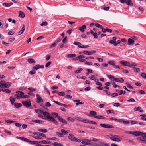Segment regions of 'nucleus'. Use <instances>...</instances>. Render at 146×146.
Returning a JSON list of instances; mask_svg holds the SVG:
<instances>
[{"label": "nucleus", "instance_id": "f257e3e1", "mask_svg": "<svg viewBox=\"0 0 146 146\" xmlns=\"http://www.w3.org/2000/svg\"><path fill=\"white\" fill-rule=\"evenodd\" d=\"M35 112L38 114V117L42 119L49 120L51 116H50V113L48 112L44 111L43 110H35Z\"/></svg>", "mask_w": 146, "mask_h": 146}, {"label": "nucleus", "instance_id": "f03ea898", "mask_svg": "<svg viewBox=\"0 0 146 146\" xmlns=\"http://www.w3.org/2000/svg\"><path fill=\"white\" fill-rule=\"evenodd\" d=\"M97 141L98 139H96L92 140L86 139L84 140V141L81 142V143L83 144L86 145L96 146L97 145L96 142Z\"/></svg>", "mask_w": 146, "mask_h": 146}, {"label": "nucleus", "instance_id": "7ed1b4c3", "mask_svg": "<svg viewBox=\"0 0 146 146\" xmlns=\"http://www.w3.org/2000/svg\"><path fill=\"white\" fill-rule=\"evenodd\" d=\"M68 137L69 140L72 141L78 142H81V140L80 139L76 138L73 135L71 134H69V136Z\"/></svg>", "mask_w": 146, "mask_h": 146}, {"label": "nucleus", "instance_id": "20e7f679", "mask_svg": "<svg viewBox=\"0 0 146 146\" xmlns=\"http://www.w3.org/2000/svg\"><path fill=\"white\" fill-rule=\"evenodd\" d=\"M22 103L23 105L27 108L29 107L31 105V102L29 100L23 101Z\"/></svg>", "mask_w": 146, "mask_h": 146}, {"label": "nucleus", "instance_id": "39448f33", "mask_svg": "<svg viewBox=\"0 0 146 146\" xmlns=\"http://www.w3.org/2000/svg\"><path fill=\"white\" fill-rule=\"evenodd\" d=\"M110 136H111V137H110V139L111 140L117 142L120 141L121 140L118 138V137L117 135L111 134Z\"/></svg>", "mask_w": 146, "mask_h": 146}, {"label": "nucleus", "instance_id": "423d86ee", "mask_svg": "<svg viewBox=\"0 0 146 146\" xmlns=\"http://www.w3.org/2000/svg\"><path fill=\"white\" fill-rule=\"evenodd\" d=\"M44 67L43 65H36L35 66H34L32 68V69H33L34 71H36L37 70L41 68L43 69Z\"/></svg>", "mask_w": 146, "mask_h": 146}, {"label": "nucleus", "instance_id": "0eeeda50", "mask_svg": "<svg viewBox=\"0 0 146 146\" xmlns=\"http://www.w3.org/2000/svg\"><path fill=\"white\" fill-rule=\"evenodd\" d=\"M96 52V51H83V53L84 54L87 55H92L93 53H95Z\"/></svg>", "mask_w": 146, "mask_h": 146}, {"label": "nucleus", "instance_id": "6e6552de", "mask_svg": "<svg viewBox=\"0 0 146 146\" xmlns=\"http://www.w3.org/2000/svg\"><path fill=\"white\" fill-rule=\"evenodd\" d=\"M137 139L139 141H143L144 143L146 144V137H139L137 138Z\"/></svg>", "mask_w": 146, "mask_h": 146}, {"label": "nucleus", "instance_id": "1a4fd4ad", "mask_svg": "<svg viewBox=\"0 0 146 146\" xmlns=\"http://www.w3.org/2000/svg\"><path fill=\"white\" fill-rule=\"evenodd\" d=\"M58 119L60 122L64 123L65 124H67L68 123L67 121L63 119V118L61 116H58Z\"/></svg>", "mask_w": 146, "mask_h": 146}, {"label": "nucleus", "instance_id": "9d476101", "mask_svg": "<svg viewBox=\"0 0 146 146\" xmlns=\"http://www.w3.org/2000/svg\"><path fill=\"white\" fill-rule=\"evenodd\" d=\"M120 64H122L123 66H129L130 64L129 62L127 61H125L123 60L120 62Z\"/></svg>", "mask_w": 146, "mask_h": 146}, {"label": "nucleus", "instance_id": "9b49d317", "mask_svg": "<svg viewBox=\"0 0 146 146\" xmlns=\"http://www.w3.org/2000/svg\"><path fill=\"white\" fill-rule=\"evenodd\" d=\"M25 29V25L24 24H23L22 29L18 33V35H21L24 32Z\"/></svg>", "mask_w": 146, "mask_h": 146}, {"label": "nucleus", "instance_id": "f8f14e48", "mask_svg": "<svg viewBox=\"0 0 146 146\" xmlns=\"http://www.w3.org/2000/svg\"><path fill=\"white\" fill-rule=\"evenodd\" d=\"M36 96L37 99L38 100V101H37V102L38 103H40L41 102H43V100L42 99L39 95L37 94H36Z\"/></svg>", "mask_w": 146, "mask_h": 146}, {"label": "nucleus", "instance_id": "ddd939ff", "mask_svg": "<svg viewBox=\"0 0 146 146\" xmlns=\"http://www.w3.org/2000/svg\"><path fill=\"white\" fill-rule=\"evenodd\" d=\"M86 28V26L85 25H82V27H80L79 28V29L82 32H84V29Z\"/></svg>", "mask_w": 146, "mask_h": 146}, {"label": "nucleus", "instance_id": "4468645a", "mask_svg": "<svg viewBox=\"0 0 146 146\" xmlns=\"http://www.w3.org/2000/svg\"><path fill=\"white\" fill-rule=\"evenodd\" d=\"M134 42V41L133 39L129 38L128 39L127 44L129 45H133V44Z\"/></svg>", "mask_w": 146, "mask_h": 146}, {"label": "nucleus", "instance_id": "2eb2a0df", "mask_svg": "<svg viewBox=\"0 0 146 146\" xmlns=\"http://www.w3.org/2000/svg\"><path fill=\"white\" fill-rule=\"evenodd\" d=\"M114 80L116 82L120 83L123 82L124 81V80L123 78H121L120 79L117 78H115L114 79Z\"/></svg>", "mask_w": 146, "mask_h": 146}, {"label": "nucleus", "instance_id": "dca6fc26", "mask_svg": "<svg viewBox=\"0 0 146 146\" xmlns=\"http://www.w3.org/2000/svg\"><path fill=\"white\" fill-rule=\"evenodd\" d=\"M133 135L136 136H143V132L140 131H134Z\"/></svg>", "mask_w": 146, "mask_h": 146}, {"label": "nucleus", "instance_id": "f3484780", "mask_svg": "<svg viewBox=\"0 0 146 146\" xmlns=\"http://www.w3.org/2000/svg\"><path fill=\"white\" fill-rule=\"evenodd\" d=\"M32 121L39 124H42L43 123V121L39 120H32Z\"/></svg>", "mask_w": 146, "mask_h": 146}, {"label": "nucleus", "instance_id": "a211bd4d", "mask_svg": "<svg viewBox=\"0 0 146 146\" xmlns=\"http://www.w3.org/2000/svg\"><path fill=\"white\" fill-rule=\"evenodd\" d=\"M48 121H53V122L56 125H58V122L53 117H51L50 119Z\"/></svg>", "mask_w": 146, "mask_h": 146}, {"label": "nucleus", "instance_id": "6ab92c4d", "mask_svg": "<svg viewBox=\"0 0 146 146\" xmlns=\"http://www.w3.org/2000/svg\"><path fill=\"white\" fill-rule=\"evenodd\" d=\"M16 93L18 95H19V96L20 98H22L23 95L24 94V93L23 92L20 91H17L16 92Z\"/></svg>", "mask_w": 146, "mask_h": 146}, {"label": "nucleus", "instance_id": "aec40b11", "mask_svg": "<svg viewBox=\"0 0 146 146\" xmlns=\"http://www.w3.org/2000/svg\"><path fill=\"white\" fill-rule=\"evenodd\" d=\"M61 132H62V134H63V136H64V135H66L68 134V131L64 129H61Z\"/></svg>", "mask_w": 146, "mask_h": 146}, {"label": "nucleus", "instance_id": "412c9836", "mask_svg": "<svg viewBox=\"0 0 146 146\" xmlns=\"http://www.w3.org/2000/svg\"><path fill=\"white\" fill-rule=\"evenodd\" d=\"M126 3L128 5H130L131 6H133V4L132 3L131 0H127L126 1Z\"/></svg>", "mask_w": 146, "mask_h": 146}, {"label": "nucleus", "instance_id": "4be33fe9", "mask_svg": "<svg viewBox=\"0 0 146 146\" xmlns=\"http://www.w3.org/2000/svg\"><path fill=\"white\" fill-rule=\"evenodd\" d=\"M94 117L96 118L100 119H103L105 118V117L102 115H97L93 117Z\"/></svg>", "mask_w": 146, "mask_h": 146}, {"label": "nucleus", "instance_id": "5701e85b", "mask_svg": "<svg viewBox=\"0 0 146 146\" xmlns=\"http://www.w3.org/2000/svg\"><path fill=\"white\" fill-rule=\"evenodd\" d=\"M42 137H46V136L45 134L42 133H39V134L38 135V139H42Z\"/></svg>", "mask_w": 146, "mask_h": 146}, {"label": "nucleus", "instance_id": "b1692460", "mask_svg": "<svg viewBox=\"0 0 146 146\" xmlns=\"http://www.w3.org/2000/svg\"><path fill=\"white\" fill-rule=\"evenodd\" d=\"M19 16L21 18H23L25 16V14L23 12L21 11H19Z\"/></svg>", "mask_w": 146, "mask_h": 146}, {"label": "nucleus", "instance_id": "393cba45", "mask_svg": "<svg viewBox=\"0 0 146 146\" xmlns=\"http://www.w3.org/2000/svg\"><path fill=\"white\" fill-rule=\"evenodd\" d=\"M15 98H13L11 97L10 98V100L11 102V103L12 105L14 104V102H15Z\"/></svg>", "mask_w": 146, "mask_h": 146}, {"label": "nucleus", "instance_id": "a878e982", "mask_svg": "<svg viewBox=\"0 0 146 146\" xmlns=\"http://www.w3.org/2000/svg\"><path fill=\"white\" fill-rule=\"evenodd\" d=\"M11 84H10V82H5V88H9V87L11 86Z\"/></svg>", "mask_w": 146, "mask_h": 146}, {"label": "nucleus", "instance_id": "bb28decb", "mask_svg": "<svg viewBox=\"0 0 146 146\" xmlns=\"http://www.w3.org/2000/svg\"><path fill=\"white\" fill-rule=\"evenodd\" d=\"M5 81L4 80H1L0 82V87L5 88Z\"/></svg>", "mask_w": 146, "mask_h": 146}, {"label": "nucleus", "instance_id": "cd10ccee", "mask_svg": "<svg viewBox=\"0 0 146 146\" xmlns=\"http://www.w3.org/2000/svg\"><path fill=\"white\" fill-rule=\"evenodd\" d=\"M108 63L109 64L113 66V67L116 64L114 60H110Z\"/></svg>", "mask_w": 146, "mask_h": 146}, {"label": "nucleus", "instance_id": "c85d7f7f", "mask_svg": "<svg viewBox=\"0 0 146 146\" xmlns=\"http://www.w3.org/2000/svg\"><path fill=\"white\" fill-rule=\"evenodd\" d=\"M53 145L54 146H64L62 144L55 142L53 143Z\"/></svg>", "mask_w": 146, "mask_h": 146}, {"label": "nucleus", "instance_id": "c756f323", "mask_svg": "<svg viewBox=\"0 0 146 146\" xmlns=\"http://www.w3.org/2000/svg\"><path fill=\"white\" fill-rule=\"evenodd\" d=\"M38 131L40 132L43 133H46L48 132V130L45 129H38Z\"/></svg>", "mask_w": 146, "mask_h": 146}, {"label": "nucleus", "instance_id": "7c9ffc66", "mask_svg": "<svg viewBox=\"0 0 146 146\" xmlns=\"http://www.w3.org/2000/svg\"><path fill=\"white\" fill-rule=\"evenodd\" d=\"M1 91H3L5 92L6 93H10L11 91L9 89H1Z\"/></svg>", "mask_w": 146, "mask_h": 146}, {"label": "nucleus", "instance_id": "2f4dec72", "mask_svg": "<svg viewBox=\"0 0 146 146\" xmlns=\"http://www.w3.org/2000/svg\"><path fill=\"white\" fill-rule=\"evenodd\" d=\"M85 57L84 55H80L78 56L76 58H75V60H80L81 59L84 58Z\"/></svg>", "mask_w": 146, "mask_h": 146}, {"label": "nucleus", "instance_id": "473e14b6", "mask_svg": "<svg viewBox=\"0 0 146 146\" xmlns=\"http://www.w3.org/2000/svg\"><path fill=\"white\" fill-rule=\"evenodd\" d=\"M110 43L111 44H113L115 46H116L117 45V44H116V41L115 40H110Z\"/></svg>", "mask_w": 146, "mask_h": 146}, {"label": "nucleus", "instance_id": "72a5a7b5", "mask_svg": "<svg viewBox=\"0 0 146 146\" xmlns=\"http://www.w3.org/2000/svg\"><path fill=\"white\" fill-rule=\"evenodd\" d=\"M14 104L15 107L17 108H18L21 107L22 106L21 104L20 103H16L15 104Z\"/></svg>", "mask_w": 146, "mask_h": 146}, {"label": "nucleus", "instance_id": "f704fd0d", "mask_svg": "<svg viewBox=\"0 0 146 146\" xmlns=\"http://www.w3.org/2000/svg\"><path fill=\"white\" fill-rule=\"evenodd\" d=\"M76 56V55L75 54H69L67 55V57L69 58H73Z\"/></svg>", "mask_w": 146, "mask_h": 146}, {"label": "nucleus", "instance_id": "c9c22d12", "mask_svg": "<svg viewBox=\"0 0 146 146\" xmlns=\"http://www.w3.org/2000/svg\"><path fill=\"white\" fill-rule=\"evenodd\" d=\"M90 114L91 115H93V117L94 116H96L95 115L97 114V113L94 111H91L90 112Z\"/></svg>", "mask_w": 146, "mask_h": 146}, {"label": "nucleus", "instance_id": "e433bc0d", "mask_svg": "<svg viewBox=\"0 0 146 146\" xmlns=\"http://www.w3.org/2000/svg\"><path fill=\"white\" fill-rule=\"evenodd\" d=\"M29 143L31 144L37 145L38 144V141H30Z\"/></svg>", "mask_w": 146, "mask_h": 146}, {"label": "nucleus", "instance_id": "4c0bfd02", "mask_svg": "<svg viewBox=\"0 0 146 146\" xmlns=\"http://www.w3.org/2000/svg\"><path fill=\"white\" fill-rule=\"evenodd\" d=\"M51 115L54 118H56V117H57L58 118V117L59 116L58 115V113L56 112L52 113H51Z\"/></svg>", "mask_w": 146, "mask_h": 146}, {"label": "nucleus", "instance_id": "58836bf2", "mask_svg": "<svg viewBox=\"0 0 146 146\" xmlns=\"http://www.w3.org/2000/svg\"><path fill=\"white\" fill-rule=\"evenodd\" d=\"M133 68L134 69V71L135 72H140V70L139 68L133 67Z\"/></svg>", "mask_w": 146, "mask_h": 146}, {"label": "nucleus", "instance_id": "ea45409f", "mask_svg": "<svg viewBox=\"0 0 146 146\" xmlns=\"http://www.w3.org/2000/svg\"><path fill=\"white\" fill-rule=\"evenodd\" d=\"M56 135H58V137H64V136H63V134H62V133L60 132H56Z\"/></svg>", "mask_w": 146, "mask_h": 146}, {"label": "nucleus", "instance_id": "a19ab883", "mask_svg": "<svg viewBox=\"0 0 146 146\" xmlns=\"http://www.w3.org/2000/svg\"><path fill=\"white\" fill-rule=\"evenodd\" d=\"M27 61L30 63H32L35 62L34 60L32 58H29L28 59Z\"/></svg>", "mask_w": 146, "mask_h": 146}, {"label": "nucleus", "instance_id": "79ce46f5", "mask_svg": "<svg viewBox=\"0 0 146 146\" xmlns=\"http://www.w3.org/2000/svg\"><path fill=\"white\" fill-rule=\"evenodd\" d=\"M95 25L97 27L101 29L102 28L103 26L96 23H94Z\"/></svg>", "mask_w": 146, "mask_h": 146}, {"label": "nucleus", "instance_id": "37998d69", "mask_svg": "<svg viewBox=\"0 0 146 146\" xmlns=\"http://www.w3.org/2000/svg\"><path fill=\"white\" fill-rule=\"evenodd\" d=\"M114 128V126L112 125L107 124L106 128Z\"/></svg>", "mask_w": 146, "mask_h": 146}, {"label": "nucleus", "instance_id": "c03bdc74", "mask_svg": "<svg viewBox=\"0 0 146 146\" xmlns=\"http://www.w3.org/2000/svg\"><path fill=\"white\" fill-rule=\"evenodd\" d=\"M47 139L50 140H52L57 141H58L59 140V139L58 138L55 137H53L52 138H47Z\"/></svg>", "mask_w": 146, "mask_h": 146}, {"label": "nucleus", "instance_id": "a18cd8bd", "mask_svg": "<svg viewBox=\"0 0 146 146\" xmlns=\"http://www.w3.org/2000/svg\"><path fill=\"white\" fill-rule=\"evenodd\" d=\"M73 44L75 45L78 46L79 47V46H81L82 44L81 43L78 42H75L73 43Z\"/></svg>", "mask_w": 146, "mask_h": 146}, {"label": "nucleus", "instance_id": "49530a36", "mask_svg": "<svg viewBox=\"0 0 146 146\" xmlns=\"http://www.w3.org/2000/svg\"><path fill=\"white\" fill-rule=\"evenodd\" d=\"M58 94L60 96H64L65 93L64 92H61L58 93Z\"/></svg>", "mask_w": 146, "mask_h": 146}, {"label": "nucleus", "instance_id": "de8ad7c7", "mask_svg": "<svg viewBox=\"0 0 146 146\" xmlns=\"http://www.w3.org/2000/svg\"><path fill=\"white\" fill-rule=\"evenodd\" d=\"M141 108L140 107H135L134 109V110L135 111H139L141 109Z\"/></svg>", "mask_w": 146, "mask_h": 146}, {"label": "nucleus", "instance_id": "09e8293b", "mask_svg": "<svg viewBox=\"0 0 146 146\" xmlns=\"http://www.w3.org/2000/svg\"><path fill=\"white\" fill-rule=\"evenodd\" d=\"M67 120L69 121H70L72 122L74 121V119L71 117H68L67 118Z\"/></svg>", "mask_w": 146, "mask_h": 146}, {"label": "nucleus", "instance_id": "8fccbe9b", "mask_svg": "<svg viewBox=\"0 0 146 146\" xmlns=\"http://www.w3.org/2000/svg\"><path fill=\"white\" fill-rule=\"evenodd\" d=\"M5 121L8 123H14V122H15L16 121H13L11 120H5Z\"/></svg>", "mask_w": 146, "mask_h": 146}, {"label": "nucleus", "instance_id": "3c124183", "mask_svg": "<svg viewBox=\"0 0 146 146\" xmlns=\"http://www.w3.org/2000/svg\"><path fill=\"white\" fill-rule=\"evenodd\" d=\"M83 69L82 68H79L77 70H76L75 71V72L76 73H80L82 71Z\"/></svg>", "mask_w": 146, "mask_h": 146}, {"label": "nucleus", "instance_id": "603ef678", "mask_svg": "<svg viewBox=\"0 0 146 146\" xmlns=\"http://www.w3.org/2000/svg\"><path fill=\"white\" fill-rule=\"evenodd\" d=\"M48 23L46 21H44V22H43L40 24V25L41 26H47L48 25Z\"/></svg>", "mask_w": 146, "mask_h": 146}, {"label": "nucleus", "instance_id": "864d4df0", "mask_svg": "<svg viewBox=\"0 0 146 146\" xmlns=\"http://www.w3.org/2000/svg\"><path fill=\"white\" fill-rule=\"evenodd\" d=\"M51 105L50 102H47L45 103V106H46V107H50L51 106Z\"/></svg>", "mask_w": 146, "mask_h": 146}, {"label": "nucleus", "instance_id": "5fc2aeb1", "mask_svg": "<svg viewBox=\"0 0 146 146\" xmlns=\"http://www.w3.org/2000/svg\"><path fill=\"white\" fill-rule=\"evenodd\" d=\"M36 73V71H34L33 69H32V70L31 71H30L29 72V74L32 75L35 74Z\"/></svg>", "mask_w": 146, "mask_h": 146}, {"label": "nucleus", "instance_id": "6e6d98bb", "mask_svg": "<svg viewBox=\"0 0 146 146\" xmlns=\"http://www.w3.org/2000/svg\"><path fill=\"white\" fill-rule=\"evenodd\" d=\"M104 143L103 142H100L98 144L96 143L97 145L96 146H103Z\"/></svg>", "mask_w": 146, "mask_h": 146}, {"label": "nucleus", "instance_id": "4d7b16f0", "mask_svg": "<svg viewBox=\"0 0 146 146\" xmlns=\"http://www.w3.org/2000/svg\"><path fill=\"white\" fill-rule=\"evenodd\" d=\"M141 76L143 78L146 79V74L144 73H141Z\"/></svg>", "mask_w": 146, "mask_h": 146}, {"label": "nucleus", "instance_id": "13d9d810", "mask_svg": "<svg viewBox=\"0 0 146 146\" xmlns=\"http://www.w3.org/2000/svg\"><path fill=\"white\" fill-rule=\"evenodd\" d=\"M46 143H47L46 140H43L40 141H38V144L42 143L43 144H46Z\"/></svg>", "mask_w": 146, "mask_h": 146}, {"label": "nucleus", "instance_id": "bf43d9fd", "mask_svg": "<svg viewBox=\"0 0 146 146\" xmlns=\"http://www.w3.org/2000/svg\"><path fill=\"white\" fill-rule=\"evenodd\" d=\"M138 92L141 94H146V93L144 91L142 90H139Z\"/></svg>", "mask_w": 146, "mask_h": 146}, {"label": "nucleus", "instance_id": "052dcab7", "mask_svg": "<svg viewBox=\"0 0 146 146\" xmlns=\"http://www.w3.org/2000/svg\"><path fill=\"white\" fill-rule=\"evenodd\" d=\"M75 118L76 119L78 120L81 121H82V119L80 117H76Z\"/></svg>", "mask_w": 146, "mask_h": 146}, {"label": "nucleus", "instance_id": "680f3d73", "mask_svg": "<svg viewBox=\"0 0 146 146\" xmlns=\"http://www.w3.org/2000/svg\"><path fill=\"white\" fill-rule=\"evenodd\" d=\"M15 33V31H11L9 32L8 33V35H11Z\"/></svg>", "mask_w": 146, "mask_h": 146}, {"label": "nucleus", "instance_id": "e2e57ef3", "mask_svg": "<svg viewBox=\"0 0 146 146\" xmlns=\"http://www.w3.org/2000/svg\"><path fill=\"white\" fill-rule=\"evenodd\" d=\"M23 141L27 142H28L29 143L30 141L29 140V139L24 137L23 138Z\"/></svg>", "mask_w": 146, "mask_h": 146}, {"label": "nucleus", "instance_id": "0e129e2a", "mask_svg": "<svg viewBox=\"0 0 146 146\" xmlns=\"http://www.w3.org/2000/svg\"><path fill=\"white\" fill-rule=\"evenodd\" d=\"M51 56L50 55H47L46 56V60L47 61L50 58Z\"/></svg>", "mask_w": 146, "mask_h": 146}, {"label": "nucleus", "instance_id": "69168bd1", "mask_svg": "<svg viewBox=\"0 0 146 146\" xmlns=\"http://www.w3.org/2000/svg\"><path fill=\"white\" fill-rule=\"evenodd\" d=\"M27 88V87L22 86L21 87L19 88V90H25Z\"/></svg>", "mask_w": 146, "mask_h": 146}, {"label": "nucleus", "instance_id": "338daca9", "mask_svg": "<svg viewBox=\"0 0 146 146\" xmlns=\"http://www.w3.org/2000/svg\"><path fill=\"white\" fill-rule=\"evenodd\" d=\"M2 5L3 6L5 7H9L11 5L7 3H3Z\"/></svg>", "mask_w": 146, "mask_h": 146}, {"label": "nucleus", "instance_id": "774afa93", "mask_svg": "<svg viewBox=\"0 0 146 146\" xmlns=\"http://www.w3.org/2000/svg\"><path fill=\"white\" fill-rule=\"evenodd\" d=\"M62 40V39L60 37L58 38L55 41V42L56 43H57L59 42L61 40Z\"/></svg>", "mask_w": 146, "mask_h": 146}]
</instances>
